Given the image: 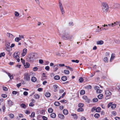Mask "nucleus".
<instances>
[{
  "label": "nucleus",
  "mask_w": 120,
  "mask_h": 120,
  "mask_svg": "<svg viewBox=\"0 0 120 120\" xmlns=\"http://www.w3.org/2000/svg\"><path fill=\"white\" fill-rule=\"evenodd\" d=\"M62 37L64 40H71L73 39V36L70 35V33L67 30H64L62 31Z\"/></svg>",
  "instance_id": "1"
},
{
  "label": "nucleus",
  "mask_w": 120,
  "mask_h": 120,
  "mask_svg": "<svg viewBox=\"0 0 120 120\" xmlns=\"http://www.w3.org/2000/svg\"><path fill=\"white\" fill-rule=\"evenodd\" d=\"M37 55L36 53H31L28 55L26 58V60L29 62L33 63L37 59Z\"/></svg>",
  "instance_id": "2"
},
{
  "label": "nucleus",
  "mask_w": 120,
  "mask_h": 120,
  "mask_svg": "<svg viewBox=\"0 0 120 120\" xmlns=\"http://www.w3.org/2000/svg\"><path fill=\"white\" fill-rule=\"evenodd\" d=\"M101 7L102 10L103 12H106L108 11L109 9V7L106 3H102Z\"/></svg>",
  "instance_id": "3"
},
{
  "label": "nucleus",
  "mask_w": 120,
  "mask_h": 120,
  "mask_svg": "<svg viewBox=\"0 0 120 120\" xmlns=\"http://www.w3.org/2000/svg\"><path fill=\"white\" fill-rule=\"evenodd\" d=\"M24 80L27 81H29L30 79V75L29 74L27 73H25L24 74Z\"/></svg>",
  "instance_id": "4"
},
{
  "label": "nucleus",
  "mask_w": 120,
  "mask_h": 120,
  "mask_svg": "<svg viewBox=\"0 0 120 120\" xmlns=\"http://www.w3.org/2000/svg\"><path fill=\"white\" fill-rule=\"evenodd\" d=\"M59 8L60 11L61 12L62 14L63 15L65 13V12L64 10V8L62 5V4L61 3V1H59Z\"/></svg>",
  "instance_id": "5"
},
{
  "label": "nucleus",
  "mask_w": 120,
  "mask_h": 120,
  "mask_svg": "<svg viewBox=\"0 0 120 120\" xmlns=\"http://www.w3.org/2000/svg\"><path fill=\"white\" fill-rule=\"evenodd\" d=\"M20 54V52H16L14 54L13 56L15 58L19 57V55Z\"/></svg>",
  "instance_id": "6"
},
{
  "label": "nucleus",
  "mask_w": 120,
  "mask_h": 120,
  "mask_svg": "<svg viewBox=\"0 0 120 120\" xmlns=\"http://www.w3.org/2000/svg\"><path fill=\"white\" fill-rule=\"evenodd\" d=\"M27 50L26 48L24 49L23 50V52L21 54V56H24L26 54L27 52Z\"/></svg>",
  "instance_id": "7"
},
{
  "label": "nucleus",
  "mask_w": 120,
  "mask_h": 120,
  "mask_svg": "<svg viewBox=\"0 0 120 120\" xmlns=\"http://www.w3.org/2000/svg\"><path fill=\"white\" fill-rule=\"evenodd\" d=\"M105 94L106 96H108L112 95V93L109 90H106L105 91Z\"/></svg>",
  "instance_id": "8"
},
{
  "label": "nucleus",
  "mask_w": 120,
  "mask_h": 120,
  "mask_svg": "<svg viewBox=\"0 0 120 120\" xmlns=\"http://www.w3.org/2000/svg\"><path fill=\"white\" fill-rule=\"evenodd\" d=\"M4 72L8 75V76L9 77L10 79H11L13 78V77L12 74H11L10 73H8L6 71H5Z\"/></svg>",
  "instance_id": "9"
},
{
  "label": "nucleus",
  "mask_w": 120,
  "mask_h": 120,
  "mask_svg": "<svg viewBox=\"0 0 120 120\" xmlns=\"http://www.w3.org/2000/svg\"><path fill=\"white\" fill-rule=\"evenodd\" d=\"M71 115L73 116V118L75 120H77L78 118V117L75 114H71Z\"/></svg>",
  "instance_id": "10"
},
{
  "label": "nucleus",
  "mask_w": 120,
  "mask_h": 120,
  "mask_svg": "<svg viewBox=\"0 0 120 120\" xmlns=\"http://www.w3.org/2000/svg\"><path fill=\"white\" fill-rule=\"evenodd\" d=\"M59 117L61 119H64V117L63 115L62 114H59L58 115Z\"/></svg>",
  "instance_id": "11"
},
{
  "label": "nucleus",
  "mask_w": 120,
  "mask_h": 120,
  "mask_svg": "<svg viewBox=\"0 0 120 120\" xmlns=\"http://www.w3.org/2000/svg\"><path fill=\"white\" fill-rule=\"evenodd\" d=\"M24 66L26 68H29L30 66V64L26 62L25 64H24Z\"/></svg>",
  "instance_id": "12"
},
{
  "label": "nucleus",
  "mask_w": 120,
  "mask_h": 120,
  "mask_svg": "<svg viewBox=\"0 0 120 120\" xmlns=\"http://www.w3.org/2000/svg\"><path fill=\"white\" fill-rule=\"evenodd\" d=\"M59 66L57 64L55 65L54 66V71H56L58 69Z\"/></svg>",
  "instance_id": "13"
},
{
  "label": "nucleus",
  "mask_w": 120,
  "mask_h": 120,
  "mask_svg": "<svg viewBox=\"0 0 120 120\" xmlns=\"http://www.w3.org/2000/svg\"><path fill=\"white\" fill-rule=\"evenodd\" d=\"M104 42L102 40H100L97 42V44L98 45H102L103 44Z\"/></svg>",
  "instance_id": "14"
},
{
  "label": "nucleus",
  "mask_w": 120,
  "mask_h": 120,
  "mask_svg": "<svg viewBox=\"0 0 120 120\" xmlns=\"http://www.w3.org/2000/svg\"><path fill=\"white\" fill-rule=\"evenodd\" d=\"M8 104L10 106H11L12 105L13 102L10 100H8L7 101Z\"/></svg>",
  "instance_id": "15"
},
{
  "label": "nucleus",
  "mask_w": 120,
  "mask_h": 120,
  "mask_svg": "<svg viewBox=\"0 0 120 120\" xmlns=\"http://www.w3.org/2000/svg\"><path fill=\"white\" fill-rule=\"evenodd\" d=\"M31 80L32 82H35L37 81V79L35 77H33L31 78Z\"/></svg>",
  "instance_id": "16"
},
{
  "label": "nucleus",
  "mask_w": 120,
  "mask_h": 120,
  "mask_svg": "<svg viewBox=\"0 0 120 120\" xmlns=\"http://www.w3.org/2000/svg\"><path fill=\"white\" fill-rule=\"evenodd\" d=\"M45 96L47 97H49L51 95L50 93L48 92H46L45 94Z\"/></svg>",
  "instance_id": "17"
},
{
  "label": "nucleus",
  "mask_w": 120,
  "mask_h": 120,
  "mask_svg": "<svg viewBox=\"0 0 120 120\" xmlns=\"http://www.w3.org/2000/svg\"><path fill=\"white\" fill-rule=\"evenodd\" d=\"M51 117L53 118H54L56 117V115L54 113H52L50 115Z\"/></svg>",
  "instance_id": "18"
},
{
  "label": "nucleus",
  "mask_w": 120,
  "mask_h": 120,
  "mask_svg": "<svg viewBox=\"0 0 120 120\" xmlns=\"http://www.w3.org/2000/svg\"><path fill=\"white\" fill-rule=\"evenodd\" d=\"M63 113L65 115H67L68 113V112L66 109H64L63 111Z\"/></svg>",
  "instance_id": "19"
},
{
  "label": "nucleus",
  "mask_w": 120,
  "mask_h": 120,
  "mask_svg": "<svg viewBox=\"0 0 120 120\" xmlns=\"http://www.w3.org/2000/svg\"><path fill=\"white\" fill-rule=\"evenodd\" d=\"M67 77L66 76H64L61 77V79L63 81H65L67 79Z\"/></svg>",
  "instance_id": "20"
},
{
  "label": "nucleus",
  "mask_w": 120,
  "mask_h": 120,
  "mask_svg": "<svg viewBox=\"0 0 120 120\" xmlns=\"http://www.w3.org/2000/svg\"><path fill=\"white\" fill-rule=\"evenodd\" d=\"M103 95L102 94H100L98 96V98L100 99H101L103 98Z\"/></svg>",
  "instance_id": "21"
},
{
  "label": "nucleus",
  "mask_w": 120,
  "mask_h": 120,
  "mask_svg": "<svg viewBox=\"0 0 120 120\" xmlns=\"http://www.w3.org/2000/svg\"><path fill=\"white\" fill-rule=\"evenodd\" d=\"M101 110V108L100 107H98L95 110L96 112H100Z\"/></svg>",
  "instance_id": "22"
},
{
  "label": "nucleus",
  "mask_w": 120,
  "mask_h": 120,
  "mask_svg": "<svg viewBox=\"0 0 120 120\" xmlns=\"http://www.w3.org/2000/svg\"><path fill=\"white\" fill-rule=\"evenodd\" d=\"M64 73L67 75L69 74L70 73L69 71L67 70H64Z\"/></svg>",
  "instance_id": "23"
},
{
  "label": "nucleus",
  "mask_w": 120,
  "mask_h": 120,
  "mask_svg": "<svg viewBox=\"0 0 120 120\" xmlns=\"http://www.w3.org/2000/svg\"><path fill=\"white\" fill-rule=\"evenodd\" d=\"M60 76L58 75H56L55 76L54 79L56 80H58L60 79Z\"/></svg>",
  "instance_id": "24"
},
{
  "label": "nucleus",
  "mask_w": 120,
  "mask_h": 120,
  "mask_svg": "<svg viewBox=\"0 0 120 120\" xmlns=\"http://www.w3.org/2000/svg\"><path fill=\"white\" fill-rule=\"evenodd\" d=\"M7 35L8 37H10V38H12L13 37V36L12 34L9 33H7Z\"/></svg>",
  "instance_id": "25"
},
{
  "label": "nucleus",
  "mask_w": 120,
  "mask_h": 120,
  "mask_svg": "<svg viewBox=\"0 0 120 120\" xmlns=\"http://www.w3.org/2000/svg\"><path fill=\"white\" fill-rule=\"evenodd\" d=\"M84 105L82 103H80L78 105V106L79 108H81L83 107Z\"/></svg>",
  "instance_id": "26"
},
{
  "label": "nucleus",
  "mask_w": 120,
  "mask_h": 120,
  "mask_svg": "<svg viewBox=\"0 0 120 120\" xmlns=\"http://www.w3.org/2000/svg\"><path fill=\"white\" fill-rule=\"evenodd\" d=\"M54 104L55 106H58L60 105V103L58 101H56L54 103Z\"/></svg>",
  "instance_id": "27"
},
{
  "label": "nucleus",
  "mask_w": 120,
  "mask_h": 120,
  "mask_svg": "<svg viewBox=\"0 0 120 120\" xmlns=\"http://www.w3.org/2000/svg\"><path fill=\"white\" fill-rule=\"evenodd\" d=\"M85 93V91L83 90H82L80 92V94H81L83 95Z\"/></svg>",
  "instance_id": "28"
},
{
  "label": "nucleus",
  "mask_w": 120,
  "mask_h": 120,
  "mask_svg": "<svg viewBox=\"0 0 120 120\" xmlns=\"http://www.w3.org/2000/svg\"><path fill=\"white\" fill-rule=\"evenodd\" d=\"M21 40V39L19 38V37H16L15 39V41L16 42H18Z\"/></svg>",
  "instance_id": "29"
},
{
  "label": "nucleus",
  "mask_w": 120,
  "mask_h": 120,
  "mask_svg": "<svg viewBox=\"0 0 120 120\" xmlns=\"http://www.w3.org/2000/svg\"><path fill=\"white\" fill-rule=\"evenodd\" d=\"M114 41L115 43L117 44H120V40L119 39L116 40Z\"/></svg>",
  "instance_id": "30"
},
{
  "label": "nucleus",
  "mask_w": 120,
  "mask_h": 120,
  "mask_svg": "<svg viewBox=\"0 0 120 120\" xmlns=\"http://www.w3.org/2000/svg\"><path fill=\"white\" fill-rule=\"evenodd\" d=\"M10 45V43L9 42H7L5 44V45L7 48H8V47H9Z\"/></svg>",
  "instance_id": "31"
},
{
  "label": "nucleus",
  "mask_w": 120,
  "mask_h": 120,
  "mask_svg": "<svg viewBox=\"0 0 120 120\" xmlns=\"http://www.w3.org/2000/svg\"><path fill=\"white\" fill-rule=\"evenodd\" d=\"M116 107V105L115 104H112L111 108L113 109H115Z\"/></svg>",
  "instance_id": "32"
},
{
  "label": "nucleus",
  "mask_w": 120,
  "mask_h": 120,
  "mask_svg": "<svg viewBox=\"0 0 120 120\" xmlns=\"http://www.w3.org/2000/svg\"><path fill=\"white\" fill-rule=\"evenodd\" d=\"M35 113L34 112H33L31 114V115L29 116L31 117H34L35 116Z\"/></svg>",
  "instance_id": "33"
},
{
  "label": "nucleus",
  "mask_w": 120,
  "mask_h": 120,
  "mask_svg": "<svg viewBox=\"0 0 120 120\" xmlns=\"http://www.w3.org/2000/svg\"><path fill=\"white\" fill-rule=\"evenodd\" d=\"M98 101V99L97 98H94L93 99V101L94 102H97Z\"/></svg>",
  "instance_id": "34"
},
{
  "label": "nucleus",
  "mask_w": 120,
  "mask_h": 120,
  "mask_svg": "<svg viewBox=\"0 0 120 120\" xmlns=\"http://www.w3.org/2000/svg\"><path fill=\"white\" fill-rule=\"evenodd\" d=\"M83 111V109L82 108H79L77 109V111L79 112H82Z\"/></svg>",
  "instance_id": "35"
},
{
  "label": "nucleus",
  "mask_w": 120,
  "mask_h": 120,
  "mask_svg": "<svg viewBox=\"0 0 120 120\" xmlns=\"http://www.w3.org/2000/svg\"><path fill=\"white\" fill-rule=\"evenodd\" d=\"M100 116L99 114L98 113L95 114L94 115V117L95 118H98Z\"/></svg>",
  "instance_id": "36"
},
{
  "label": "nucleus",
  "mask_w": 120,
  "mask_h": 120,
  "mask_svg": "<svg viewBox=\"0 0 120 120\" xmlns=\"http://www.w3.org/2000/svg\"><path fill=\"white\" fill-rule=\"evenodd\" d=\"M9 117L11 118V119H13L14 117V115L13 114L11 113L9 115Z\"/></svg>",
  "instance_id": "37"
},
{
  "label": "nucleus",
  "mask_w": 120,
  "mask_h": 120,
  "mask_svg": "<svg viewBox=\"0 0 120 120\" xmlns=\"http://www.w3.org/2000/svg\"><path fill=\"white\" fill-rule=\"evenodd\" d=\"M48 112L49 113H51L53 111V109L52 108H49L48 110Z\"/></svg>",
  "instance_id": "38"
},
{
  "label": "nucleus",
  "mask_w": 120,
  "mask_h": 120,
  "mask_svg": "<svg viewBox=\"0 0 120 120\" xmlns=\"http://www.w3.org/2000/svg\"><path fill=\"white\" fill-rule=\"evenodd\" d=\"M114 57L115 56H114V55H113V54H112L110 58V62H111L112 60H113Z\"/></svg>",
  "instance_id": "39"
},
{
  "label": "nucleus",
  "mask_w": 120,
  "mask_h": 120,
  "mask_svg": "<svg viewBox=\"0 0 120 120\" xmlns=\"http://www.w3.org/2000/svg\"><path fill=\"white\" fill-rule=\"evenodd\" d=\"M15 16L16 17H18L19 15V13L17 11H15Z\"/></svg>",
  "instance_id": "40"
},
{
  "label": "nucleus",
  "mask_w": 120,
  "mask_h": 120,
  "mask_svg": "<svg viewBox=\"0 0 120 120\" xmlns=\"http://www.w3.org/2000/svg\"><path fill=\"white\" fill-rule=\"evenodd\" d=\"M102 91L101 90L99 89L98 90H97L96 92L97 93H100L102 92Z\"/></svg>",
  "instance_id": "41"
},
{
  "label": "nucleus",
  "mask_w": 120,
  "mask_h": 120,
  "mask_svg": "<svg viewBox=\"0 0 120 120\" xmlns=\"http://www.w3.org/2000/svg\"><path fill=\"white\" fill-rule=\"evenodd\" d=\"M5 55V53L4 52L1 53L0 54V57H1L2 56H4Z\"/></svg>",
  "instance_id": "42"
},
{
  "label": "nucleus",
  "mask_w": 120,
  "mask_h": 120,
  "mask_svg": "<svg viewBox=\"0 0 120 120\" xmlns=\"http://www.w3.org/2000/svg\"><path fill=\"white\" fill-rule=\"evenodd\" d=\"M24 35H19V38L21 39V40L22 38H24Z\"/></svg>",
  "instance_id": "43"
},
{
  "label": "nucleus",
  "mask_w": 120,
  "mask_h": 120,
  "mask_svg": "<svg viewBox=\"0 0 120 120\" xmlns=\"http://www.w3.org/2000/svg\"><path fill=\"white\" fill-rule=\"evenodd\" d=\"M72 62H75L77 63H78L79 62V60H71Z\"/></svg>",
  "instance_id": "44"
},
{
  "label": "nucleus",
  "mask_w": 120,
  "mask_h": 120,
  "mask_svg": "<svg viewBox=\"0 0 120 120\" xmlns=\"http://www.w3.org/2000/svg\"><path fill=\"white\" fill-rule=\"evenodd\" d=\"M101 30H102L101 29V28H100L99 29H96V31L97 32H99Z\"/></svg>",
  "instance_id": "45"
},
{
  "label": "nucleus",
  "mask_w": 120,
  "mask_h": 120,
  "mask_svg": "<svg viewBox=\"0 0 120 120\" xmlns=\"http://www.w3.org/2000/svg\"><path fill=\"white\" fill-rule=\"evenodd\" d=\"M34 96L36 99H38L39 98L40 96L38 94H36L34 95Z\"/></svg>",
  "instance_id": "46"
},
{
  "label": "nucleus",
  "mask_w": 120,
  "mask_h": 120,
  "mask_svg": "<svg viewBox=\"0 0 120 120\" xmlns=\"http://www.w3.org/2000/svg\"><path fill=\"white\" fill-rule=\"evenodd\" d=\"M21 106L22 108H25L26 107V105L24 104H22L21 105Z\"/></svg>",
  "instance_id": "47"
},
{
  "label": "nucleus",
  "mask_w": 120,
  "mask_h": 120,
  "mask_svg": "<svg viewBox=\"0 0 120 120\" xmlns=\"http://www.w3.org/2000/svg\"><path fill=\"white\" fill-rule=\"evenodd\" d=\"M108 58L107 57H105L104 59V61L105 62H108Z\"/></svg>",
  "instance_id": "48"
},
{
  "label": "nucleus",
  "mask_w": 120,
  "mask_h": 120,
  "mask_svg": "<svg viewBox=\"0 0 120 120\" xmlns=\"http://www.w3.org/2000/svg\"><path fill=\"white\" fill-rule=\"evenodd\" d=\"M83 81V79L82 78H80L79 79V81L80 82H82Z\"/></svg>",
  "instance_id": "49"
},
{
  "label": "nucleus",
  "mask_w": 120,
  "mask_h": 120,
  "mask_svg": "<svg viewBox=\"0 0 120 120\" xmlns=\"http://www.w3.org/2000/svg\"><path fill=\"white\" fill-rule=\"evenodd\" d=\"M60 101L63 103H66L67 101L64 100H62Z\"/></svg>",
  "instance_id": "50"
},
{
  "label": "nucleus",
  "mask_w": 120,
  "mask_h": 120,
  "mask_svg": "<svg viewBox=\"0 0 120 120\" xmlns=\"http://www.w3.org/2000/svg\"><path fill=\"white\" fill-rule=\"evenodd\" d=\"M38 70V68L36 67H34L33 69V71H37Z\"/></svg>",
  "instance_id": "51"
},
{
  "label": "nucleus",
  "mask_w": 120,
  "mask_h": 120,
  "mask_svg": "<svg viewBox=\"0 0 120 120\" xmlns=\"http://www.w3.org/2000/svg\"><path fill=\"white\" fill-rule=\"evenodd\" d=\"M112 114L113 115L115 116L116 115V113L115 111H114L112 112Z\"/></svg>",
  "instance_id": "52"
},
{
  "label": "nucleus",
  "mask_w": 120,
  "mask_h": 120,
  "mask_svg": "<svg viewBox=\"0 0 120 120\" xmlns=\"http://www.w3.org/2000/svg\"><path fill=\"white\" fill-rule=\"evenodd\" d=\"M99 87L97 86H95L94 87V89L95 90H98L99 89Z\"/></svg>",
  "instance_id": "53"
},
{
  "label": "nucleus",
  "mask_w": 120,
  "mask_h": 120,
  "mask_svg": "<svg viewBox=\"0 0 120 120\" xmlns=\"http://www.w3.org/2000/svg\"><path fill=\"white\" fill-rule=\"evenodd\" d=\"M18 93V92L17 91H14L12 92V94L15 95L17 94Z\"/></svg>",
  "instance_id": "54"
},
{
  "label": "nucleus",
  "mask_w": 120,
  "mask_h": 120,
  "mask_svg": "<svg viewBox=\"0 0 120 120\" xmlns=\"http://www.w3.org/2000/svg\"><path fill=\"white\" fill-rule=\"evenodd\" d=\"M45 70L48 71L49 69V66H47L45 67Z\"/></svg>",
  "instance_id": "55"
},
{
  "label": "nucleus",
  "mask_w": 120,
  "mask_h": 120,
  "mask_svg": "<svg viewBox=\"0 0 120 120\" xmlns=\"http://www.w3.org/2000/svg\"><path fill=\"white\" fill-rule=\"evenodd\" d=\"M1 96L3 98H5L7 97V95L6 94H3L1 95Z\"/></svg>",
  "instance_id": "56"
},
{
  "label": "nucleus",
  "mask_w": 120,
  "mask_h": 120,
  "mask_svg": "<svg viewBox=\"0 0 120 120\" xmlns=\"http://www.w3.org/2000/svg\"><path fill=\"white\" fill-rule=\"evenodd\" d=\"M3 90L5 91H6L8 90V89L6 87H3Z\"/></svg>",
  "instance_id": "57"
},
{
  "label": "nucleus",
  "mask_w": 120,
  "mask_h": 120,
  "mask_svg": "<svg viewBox=\"0 0 120 120\" xmlns=\"http://www.w3.org/2000/svg\"><path fill=\"white\" fill-rule=\"evenodd\" d=\"M21 83H19L18 84H17L16 85L17 86L18 88H19L20 86H21Z\"/></svg>",
  "instance_id": "58"
},
{
  "label": "nucleus",
  "mask_w": 120,
  "mask_h": 120,
  "mask_svg": "<svg viewBox=\"0 0 120 120\" xmlns=\"http://www.w3.org/2000/svg\"><path fill=\"white\" fill-rule=\"evenodd\" d=\"M34 104L32 102H31L29 104V106H30L32 107L34 106Z\"/></svg>",
  "instance_id": "59"
},
{
  "label": "nucleus",
  "mask_w": 120,
  "mask_h": 120,
  "mask_svg": "<svg viewBox=\"0 0 120 120\" xmlns=\"http://www.w3.org/2000/svg\"><path fill=\"white\" fill-rule=\"evenodd\" d=\"M112 103V102H110L108 104V108H109L110 106H111Z\"/></svg>",
  "instance_id": "60"
},
{
  "label": "nucleus",
  "mask_w": 120,
  "mask_h": 120,
  "mask_svg": "<svg viewBox=\"0 0 120 120\" xmlns=\"http://www.w3.org/2000/svg\"><path fill=\"white\" fill-rule=\"evenodd\" d=\"M53 87L54 89H56L58 88V86L57 85L55 84L53 85Z\"/></svg>",
  "instance_id": "61"
},
{
  "label": "nucleus",
  "mask_w": 120,
  "mask_h": 120,
  "mask_svg": "<svg viewBox=\"0 0 120 120\" xmlns=\"http://www.w3.org/2000/svg\"><path fill=\"white\" fill-rule=\"evenodd\" d=\"M39 62L40 64H42L43 63V61L42 60L40 59L39 60Z\"/></svg>",
  "instance_id": "62"
},
{
  "label": "nucleus",
  "mask_w": 120,
  "mask_h": 120,
  "mask_svg": "<svg viewBox=\"0 0 120 120\" xmlns=\"http://www.w3.org/2000/svg\"><path fill=\"white\" fill-rule=\"evenodd\" d=\"M23 94L25 96H26L28 94V93L26 91H24L23 93Z\"/></svg>",
  "instance_id": "63"
},
{
  "label": "nucleus",
  "mask_w": 120,
  "mask_h": 120,
  "mask_svg": "<svg viewBox=\"0 0 120 120\" xmlns=\"http://www.w3.org/2000/svg\"><path fill=\"white\" fill-rule=\"evenodd\" d=\"M43 119V120H47V118L45 117V116H43L42 117Z\"/></svg>",
  "instance_id": "64"
}]
</instances>
